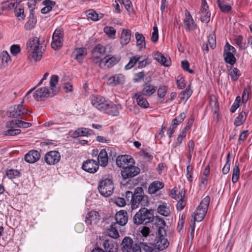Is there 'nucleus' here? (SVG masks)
I'll return each instance as SVG.
<instances>
[{
	"label": "nucleus",
	"instance_id": "obj_50",
	"mask_svg": "<svg viewBox=\"0 0 252 252\" xmlns=\"http://www.w3.org/2000/svg\"><path fill=\"white\" fill-rule=\"evenodd\" d=\"M185 132H181L178 135L176 140L173 142L172 146L173 148L179 147L182 142L183 139L186 137Z\"/></svg>",
	"mask_w": 252,
	"mask_h": 252
},
{
	"label": "nucleus",
	"instance_id": "obj_46",
	"mask_svg": "<svg viewBox=\"0 0 252 252\" xmlns=\"http://www.w3.org/2000/svg\"><path fill=\"white\" fill-rule=\"evenodd\" d=\"M240 169L239 164L235 163V167L232 170V182L233 184L237 183L239 179Z\"/></svg>",
	"mask_w": 252,
	"mask_h": 252
},
{
	"label": "nucleus",
	"instance_id": "obj_33",
	"mask_svg": "<svg viewBox=\"0 0 252 252\" xmlns=\"http://www.w3.org/2000/svg\"><path fill=\"white\" fill-rule=\"evenodd\" d=\"M164 187V184L156 181L151 184L148 188V191L150 194H154Z\"/></svg>",
	"mask_w": 252,
	"mask_h": 252
},
{
	"label": "nucleus",
	"instance_id": "obj_64",
	"mask_svg": "<svg viewBox=\"0 0 252 252\" xmlns=\"http://www.w3.org/2000/svg\"><path fill=\"white\" fill-rule=\"evenodd\" d=\"M241 101V98L240 96H237L236 98L234 103L231 106L230 108V112L231 113H234L237 110V109L239 107V104Z\"/></svg>",
	"mask_w": 252,
	"mask_h": 252
},
{
	"label": "nucleus",
	"instance_id": "obj_44",
	"mask_svg": "<svg viewBox=\"0 0 252 252\" xmlns=\"http://www.w3.org/2000/svg\"><path fill=\"white\" fill-rule=\"evenodd\" d=\"M192 94V91L190 89L189 87H188L184 91L180 93L179 95L180 100H185L186 101Z\"/></svg>",
	"mask_w": 252,
	"mask_h": 252
},
{
	"label": "nucleus",
	"instance_id": "obj_53",
	"mask_svg": "<svg viewBox=\"0 0 252 252\" xmlns=\"http://www.w3.org/2000/svg\"><path fill=\"white\" fill-rule=\"evenodd\" d=\"M14 13L15 16L19 18V20H20L21 19H24L25 17L24 8L21 7L18 9L15 8L14 9Z\"/></svg>",
	"mask_w": 252,
	"mask_h": 252
},
{
	"label": "nucleus",
	"instance_id": "obj_43",
	"mask_svg": "<svg viewBox=\"0 0 252 252\" xmlns=\"http://www.w3.org/2000/svg\"><path fill=\"white\" fill-rule=\"evenodd\" d=\"M235 53H223V57L225 62L229 64L233 65L236 62V59L234 56Z\"/></svg>",
	"mask_w": 252,
	"mask_h": 252
},
{
	"label": "nucleus",
	"instance_id": "obj_23",
	"mask_svg": "<svg viewBox=\"0 0 252 252\" xmlns=\"http://www.w3.org/2000/svg\"><path fill=\"white\" fill-rule=\"evenodd\" d=\"M94 134V132L92 129L82 127L78 128L75 130L72 133V137L77 138L81 136H88Z\"/></svg>",
	"mask_w": 252,
	"mask_h": 252
},
{
	"label": "nucleus",
	"instance_id": "obj_62",
	"mask_svg": "<svg viewBox=\"0 0 252 252\" xmlns=\"http://www.w3.org/2000/svg\"><path fill=\"white\" fill-rule=\"evenodd\" d=\"M181 65L182 68L184 70L188 71L191 74L194 73V71L193 70L189 69V63L188 61L186 60L183 61L181 62Z\"/></svg>",
	"mask_w": 252,
	"mask_h": 252
},
{
	"label": "nucleus",
	"instance_id": "obj_48",
	"mask_svg": "<svg viewBox=\"0 0 252 252\" xmlns=\"http://www.w3.org/2000/svg\"><path fill=\"white\" fill-rule=\"evenodd\" d=\"M229 74L231 77V80L235 82L238 80V78L240 76L241 73L238 68H233L230 69Z\"/></svg>",
	"mask_w": 252,
	"mask_h": 252
},
{
	"label": "nucleus",
	"instance_id": "obj_57",
	"mask_svg": "<svg viewBox=\"0 0 252 252\" xmlns=\"http://www.w3.org/2000/svg\"><path fill=\"white\" fill-rule=\"evenodd\" d=\"M167 91V87L165 86H160L158 90V95L160 98H163Z\"/></svg>",
	"mask_w": 252,
	"mask_h": 252
},
{
	"label": "nucleus",
	"instance_id": "obj_61",
	"mask_svg": "<svg viewBox=\"0 0 252 252\" xmlns=\"http://www.w3.org/2000/svg\"><path fill=\"white\" fill-rule=\"evenodd\" d=\"M209 44L211 49H214L216 46V37L213 35H210L208 37V41L207 42Z\"/></svg>",
	"mask_w": 252,
	"mask_h": 252
},
{
	"label": "nucleus",
	"instance_id": "obj_3",
	"mask_svg": "<svg viewBox=\"0 0 252 252\" xmlns=\"http://www.w3.org/2000/svg\"><path fill=\"white\" fill-rule=\"evenodd\" d=\"M133 223L136 225L147 224L154 220V213L152 209L145 207L140 209L133 217Z\"/></svg>",
	"mask_w": 252,
	"mask_h": 252
},
{
	"label": "nucleus",
	"instance_id": "obj_18",
	"mask_svg": "<svg viewBox=\"0 0 252 252\" xmlns=\"http://www.w3.org/2000/svg\"><path fill=\"white\" fill-rule=\"evenodd\" d=\"M121 109H122V105L120 104H115L110 100L107 110L104 113L112 116H118Z\"/></svg>",
	"mask_w": 252,
	"mask_h": 252
},
{
	"label": "nucleus",
	"instance_id": "obj_34",
	"mask_svg": "<svg viewBox=\"0 0 252 252\" xmlns=\"http://www.w3.org/2000/svg\"><path fill=\"white\" fill-rule=\"evenodd\" d=\"M42 3L45 7L41 9V13L43 14H47L52 11L53 8L55 6L56 2L51 0H44Z\"/></svg>",
	"mask_w": 252,
	"mask_h": 252
},
{
	"label": "nucleus",
	"instance_id": "obj_59",
	"mask_svg": "<svg viewBox=\"0 0 252 252\" xmlns=\"http://www.w3.org/2000/svg\"><path fill=\"white\" fill-rule=\"evenodd\" d=\"M10 52L14 56H16L21 51L20 45L14 44L10 47Z\"/></svg>",
	"mask_w": 252,
	"mask_h": 252
},
{
	"label": "nucleus",
	"instance_id": "obj_20",
	"mask_svg": "<svg viewBox=\"0 0 252 252\" xmlns=\"http://www.w3.org/2000/svg\"><path fill=\"white\" fill-rule=\"evenodd\" d=\"M115 219L116 221L115 223H117L118 226L125 225L128 220L127 213L125 210H121L118 212L115 216Z\"/></svg>",
	"mask_w": 252,
	"mask_h": 252
},
{
	"label": "nucleus",
	"instance_id": "obj_55",
	"mask_svg": "<svg viewBox=\"0 0 252 252\" xmlns=\"http://www.w3.org/2000/svg\"><path fill=\"white\" fill-rule=\"evenodd\" d=\"M229 156L230 154L228 153L227 155L226 162L222 169V172L223 174H227L230 170V161L229 159Z\"/></svg>",
	"mask_w": 252,
	"mask_h": 252
},
{
	"label": "nucleus",
	"instance_id": "obj_52",
	"mask_svg": "<svg viewBox=\"0 0 252 252\" xmlns=\"http://www.w3.org/2000/svg\"><path fill=\"white\" fill-rule=\"evenodd\" d=\"M243 36L239 35L236 37L235 42L237 46L239 47L240 49L243 50L246 48L245 44L243 42Z\"/></svg>",
	"mask_w": 252,
	"mask_h": 252
},
{
	"label": "nucleus",
	"instance_id": "obj_51",
	"mask_svg": "<svg viewBox=\"0 0 252 252\" xmlns=\"http://www.w3.org/2000/svg\"><path fill=\"white\" fill-rule=\"evenodd\" d=\"M21 132L20 129L8 128L7 130L4 131L3 134L5 136H14L20 134Z\"/></svg>",
	"mask_w": 252,
	"mask_h": 252
},
{
	"label": "nucleus",
	"instance_id": "obj_5",
	"mask_svg": "<svg viewBox=\"0 0 252 252\" xmlns=\"http://www.w3.org/2000/svg\"><path fill=\"white\" fill-rule=\"evenodd\" d=\"M105 47L100 44L96 45L92 51L91 60L94 64H98L100 68L103 67V59L101 57L105 55Z\"/></svg>",
	"mask_w": 252,
	"mask_h": 252
},
{
	"label": "nucleus",
	"instance_id": "obj_6",
	"mask_svg": "<svg viewBox=\"0 0 252 252\" xmlns=\"http://www.w3.org/2000/svg\"><path fill=\"white\" fill-rule=\"evenodd\" d=\"M166 236V231L163 229H159V231L156 233V237L153 245L159 251L166 249L169 245L168 241L165 238Z\"/></svg>",
	"mask_w": 252,
	"mask_h": 252
},
{
	"label": "nucleus",
	"instance_id": "obj_17",
	"mask_svg": "<svg viewBox=\"0 0 252 252\" xmlns=\"http://www.w3.org/2000/svg\"><path fill=\"white\" fill-rule=\"evenodd\" d=\"M100 220L99 213L96 211L92 210L88 212L86 216L85 222L87 225L96 224Z\"/></svg>",
	"mask_w": 252,
	"mask_h": 252
},
{
	"label": "nucleus",
	"instance_id": "obj_39",
	"mask_svg": "<svg viewBox=\"0 0 252 252\" xmlns=\"http://www.w3.org/2000/svg\"><path fill=\"white\" fill-rule=\"evenodd\" d=\"M217 2L222 12L227 13L231 10L232 7L231 5L226 2L220 0H217Z\"/></svg>",
	"mask_w": 252,
	"mask_h": 252
},
{
	"label": "nucleus",
	"instance_id": "obj_63",
	"mask_svg": "<svg viewBox=\"0 0 252 252\" xmlns=\"http://www.w3.org/2000/svg\"><path fill=\"white\" fill-rule=\"evenodd\" d=\"M18 119L8 121L6 123V127L8 128H15L16 127H18Z\"/></svg>",
	"mask_w": 252,
	"mask_h": 252
},
{
	"label": "nucleus",
	"instance_id": "obj_29",
	"mask_svg": "<svg viewBox=\"0 0 252 252\" xmlns=\"http://www.w3.org/2000/svg\"><path fill=\"white\" fill-rule=\"evenodd\" d=\"M22 1V0H8L2 2L1 8L6 11L14 9Z\"/></svg>",
	"mask_w": 252,
	"mask_h": 252
},
{
	"label": "nucleus",
	"instance_id": "obj_27",
	"mask_svg": "<svg viewBox=\"0 0 252 252\" xmlns=\"http://www.w3.org/2000/svg\"><path fill=\"white\" fill-rule=\"evenodd\" d=\"M154 58L158 62L164 66H169L171 64L170 58L165 57L160 52H157L154 54Z\"/></svg>",
	"mask_w": 252,
	"mask_h": 252
},
{
	"label": "nucleus",
	"instance_id": "obj_40",
	"mask_svg": "<svg viewBox=\"0 0 252 252\" xmlns=\"http://www.w3.org/2000/svg\"><path fill=\"white\" fill-rule=\"evenodd\" d=\"M158 213L163 216L167 217L170 215V209L167 206L165 203H162L159 204L157 208Z\"/></svg>",
	"mask_w": 252,
	"mask_h": 252
},
{
	"label": "nucleus",
	"instance_id": "obj_14",
	"mask_svg": "<svg viewBox=\"0 0 252 252\" xmlns=\"http://www.w3.org/2000/svg\"><path fill=\"white\" fill-rule=\"evenodd\" d=\"M24 100L21 104L15 105L11 107L9 110L10 116L14 118H20L24 114L27 113V110L23 105Z\"/></svg>",
	"mask_w": 252,
	"mask_h": 252
},
{
	"label": "nucleus",
	"instance_id": "obj_16",
	"mask_svg": "<svg viewBox=\"0 0 252 252\" xmlns=\"http://www.w3.org/2000/svg\"><path fill=\"white\" fill-rule=\"evenodd\" d=\"M134 163V159L129 155L119 156L116 158V164L120 167H123V169L126 166Z\"/></svg>",
	"mask_w": 252,
	"mask_h": 252
},
{
	"label": "nucleus",
	"instance_id": "obj_58",
	"mask_svg": "<svg viewBox=\"0 0 252 252\" xmlns=\"http://www.w3.org/2000/svg\"><path fill=\"white\" fill-rule=\"evenodd\" d=\"M249 131L248 130L243 131L240 135L237 145H240L244 141L246 140L248 136Z\"/></svg>",
	"mask_w": 252,
	"mask_h": 252
},
{
	"label": "nucleus",
	"instance_id": "obj_47",
	"mask_svg": "<svg viewBox=\"0 0 252 252\" xmlns=\"http://www.w3.org/2000/svg\"><path fill=\"white\" fill-rule=\"evenodd\" d=\"M141 57L140 56H134L131 58L128 63L126 64L125 66V68L126 70L131 69L134 65L138 61L141 60Z\"/></svg>",
	"mask_w": 252,
	"mask_h": 252
},
{
	"label": "nucleus",
	"instance_id": "obj_21",
	"mask_svg": "<svg viewBox=\"0 0 252 252\" xmlns=\"http://www.w3.org/2000/svg\"><path fill=\"white\" fill-rule=\"evenodd\" d=\"M120 58L115 56L106 55L103 59V67L102 68H110L117 63Z\"/></svg>",
	"mask_w": 252,
	"mask_h": 252
},
{
	"label": "nucleus",
	"instance_id": "obj_37",
	"mask_svg": "<svg viewBox=\"0 0 252 252\" xmlns=\"http://www.w3.org/2000/svg\"><path fill=\"white\" fill-rule=\"evenodd\" d=\"M135 38L136 40L137 46L139 47L140 50L142 51L146 48V43L145 37L142 33L138 32L135 33Z\"/></svg>",
	"mask_w": 252,
	"mask_h": 252
},
{
	"label": "nucleus",
	"instance_id": "obj_19",
	"mask_svg": "<svg viewBox=\"0 0 252 252\" xmlns=\"http://www.w3.org/2000/svg\"><path fill=\"white\" fill-rule=\"evenodd\" d=\"M41 157L40 153L37 150H31L25 155V160L29 163H34L37 161Z\"/></svg>",
	"mask_w": 252,
	"mask_h": 252
},
{
	"label": "nucleus",
	"instance_id": "obj_60",
	"mask_svg": "<svg viewBox=\"0 0 252 252\" xmlns=\"http://www.w3.org/2000/svg\"><path fill=\"white\" fill-rule=\"evenodd\" d=\"M158 39V28L157 26L153 27V32L152 33L151 40L153 42H157Z\"/></svg>",
	"mask_w": 252,
	"mask_h": 252
},
{
	"label": "nucleus",
	"instance_id": "obj_22",
	"mask_svg": "<svg viewBox=\"0 0 252 252\" xmlns=\"http://www.w3.org/2000/svg\"><path fill=\"white\" fill-rule=\"evenodd\" d=\"M131 31L129 29H123L120 38V44L123 46L128 44L131 39Z\"/></svg>",
	"mask_w": 252,
	"mask_h": 252
},
{
	"label": "nucleus",
	"instance_id": "obj_42",
	"mask_svg": "<svg viewBox=\"0 0 252 252\" xmlns=\"http://www.w3.org/2000/svg\"><path fill=\"white\" fill-rule=\"evenodd\" d=\"M0 60L4 67L7 66L8 63L11 62V58L6 51H3L0 55Z\"/></svg>",
	"mask_w": 252,
	"mask_h": 252
},
{
	"label": "nucleus",
	"instance_id": "obj_15",
	"mask_svg": "<svg viewBox=\"0 0 252 252\" xmlns=\"http://www.w3.org/2000/svg\"><path fill=\"white\" fill-rule=\"evenodd\" d=\"M200 15V19L202 23H208L210 21L211 13L209 11V7L205 0H202Z\"/></svg>",
	"mask_w": 252,
	"mask_h": 252
},
{
	"label": "nucleus",
	"instance_id": "obj_54",
	"mask_svg": "<svg viewBox=\"0 0 252 252\" xmlns=\"http://www.w3.org/2000/svg\"><path fill=\"white\" fill-rule=\"evenodd\" d=\"M102 15H101L100 17L98 14L94 10H91L89 11V13H88V17L90 18L93 21H97L99 19L102 17Z\"/></svg>",
	"mask_w": 252,
	"mask_h": 252
},
{
	"label": "nucleus",
	"instance_id": "obj_2",
	"mask_svg": "<svg viewBox=\"0 0 252 252\" xmlns=\"http://www.w3.org/2000/svg\"><path fill=\"white\" fill-rule=\"evenodd\" d=\"M133 199L131 203L132 209H136L140 205L141 207L148 206L149 202L148 197L145 195L142 188L137 187L135 189L133 192Z\"/></svg>",
	"mask_w": 252,
	"mask_h": 252
},
{
	"label": "nucleus",
	"instance_id": "obj_31",
	"mask_svg": "<svg viewBox=\"0 0 252 252\" xmlns=\"http://www.w3.org/2000/svg\"><path fill=\"white\" fill-rule=\"evenodd\" d=\"M108 155L105 149H102L97 157V163L102 166H106L108 163Z\"/></svg>",
	"mask_w": 252,
	"mask_h": 252
},
{
	"label": "nucleus",
	"instance_id": "obj_30",
	"mask_svg": "<svg viewBox=\"0 0 252 252\" xmlns=\"http://www.w3.org/2000/svg\"><path fill=\"white\" fill-rule=\"evenodd\" d=\"M106 252H117L118 245L113 240H106L103 243Z\"/></svg>",
	"mask_w": 252,
	"mask_h": 252
},
{
	"label": "nucleus",
	"instance_id": "obj_49",
	"mask_svg": "<svg viewBox=\"0 0 252 252\" xmlns=\"http://www.w3.org/2000/svg\"><path fill=\"white\" fill-rule=\"evenodd\" d=\"M104 32L110 37L114 38L116 31L114 28L112 27H105L103 30Z\"/></svg>",
	"mask_w": 252,
	"mask_h": 252
},
{
	"label": "nucleus",
	"instance_id": "obj_35",
	"mask_svg": "<svg viewBox=\"0 0 252 252\" xmlns=\"http://www.w3.org/2000/svg\"><path fill=\"white\" fill-rule=\"evenodd\" d=\"M143 86V89L140 93L144 96H151L156 91L157 88L151 84L145 83Z\"/></svg>",
	"mask_w": 252,
	"mask_h": 252
},
{
	"label": "nucleus",
	"instance_id": "obj_28",
	"mask_svg": "<svg viewBox=\"0 0 252 252\" xmlns=\"http://www.w3.org/2000/svg\"><path fill=\"white\" fill-rule=\"evenodd\" d=\"M125 81V77L122 74H116L108 80V84L110 86H116L118 84H123Z\"/></svg>",
	"mask_w": 252,
	"mask_h": 252
},
{
	"label": "nucleus",
	"instance_id": "obj_4",
	"mask_svg": "<svg viewBox=\"0 0 252 252\" xmlns=\"http://www.w3.org/2000/svg\"><path fill=\"white\" fill-rule=\"evenodd\" d=\"M210 202V198L209 196H206L201 201L195 211L192 215V217L196 221L200 222L203 220L207 214Z\"/></svg>",
	"mask_w": 252,
	"mask_h": 252
},
{
	"label": "nucleus",
	"instance_id": "obj_11",
	"mask_svg": "<svg viewBox=\"0 0 252 252\" xmlns=\"http://www.w3.org/2000/svg\"><path fill=\"white\" fill-rule=\"evenodd\" d=\"M63 32L61 29H56L52 36L51 46L55 50H59L63 45Z\"/></svg>",
	"mask_w": 252,
	"mask_h": 252
},
{
	"label": "nucleus",
	"instance_id": "obj_1",
	"mask_svg": "<svg viewBox=\"0 0 252 252\" xmlns=\"http://www.w3.org/2000/svg\"><path fill=\"white\" fill-rule=\"evenodd\" d=\"M27 51L30 53L29 58L35 62L39 61L42 56L43 52L39 46V39L37 37L30 38L27 43Z\"/></svg>",
	"mask_w": 252,
	"mask_h": 252
},
{
	"label": "nucleus",
	"instance_id": "obj_26",
	"mask_svg": "<svg viewBox=\"0 0 252 252\" xmlns=\"http://www.w3.org/2000/svg\"><path fill=\"white\" fill-rule=\"evenodd\" d=\"M87 50L86 48L84 47L76 48L73 52V54L74 56V59L77 60V61L81 63L87 55Z\"/></svg>",
	"mask_w": 252,
	"mask_h": 252
},
{
	"label": "nucleus",
	"instance_id": "obj_9",
	"mask_svg": "<svg viewBox=\"0 0 252 252\" xmlns=\"http://www.w3.org/2000/svg\"><path fill=\"white\" fill-rule=\"evenodd\" d=\"M56 94V91L53 88L47 87L37 89L33 94V97L37 101H41L48 97L53 96Z\"/></svg>",
	"mask_w": 252,
	"mask_h": 252
},
{
	"label": "nucleus",
	"instance_id": "obj_38",
	"mask_svg": "<svg viewBox=\"0 0 252 252\" xmlns=\"http://www.w3.org/2000/svg\"><path fill=\"white\" fill-rule=\"evenodd\" d=\"M247 117V113L242 111L235 119L234 124L236 126H241L246 121Z\"/></svg>",
	"mask_w": 252,
	"mask_h": 252
},
{
	"label": "nucleus",
	"instance_id": "obj_45",
	"mask_svg": "<svg viewBox=\"0 0 252 252\" xmlns=\"http://www.w3.org/2000/svg\"><path fill=\"white\" fill-rule=\"evenodd\" d=\"M185 192L181 191L180 193V198L176 205V209L178 211H181L186 206V203L184 200Z\"/></svg>",
	"mask_w": 252,
	"mask_h": 252
},
{
	"label": "nucleus",
	"instance_id": "obj_36",
	"mask_svg": "<svg viewBox=\"0 0 252 252\" xmlns=\"http://www.w3.org/2000/svg\"><path fill=\"white\" fill-rule=\"evenodd\" d=\"M118 226L117 223L112 222L108 229V235L112 238H118L119 237Z\"/></svg>",
	"mask_w": 252,
	"mask_h": 252
},
{
	"label": "nucleus",
	"instance_id": "obj_7",
	"mask_svg": "<svg viewBox=\"0 0 252 252\" xmlns=\"http://www.w3.org/2000/svg\"><path fill=\"white\" fill-rule=\"evenodd\" d=\"M114 187L112 180L109 178H105L100 181L98 189L100 193L104 196H110L113 192Z\"/></svg>",
	"mask_w": 252,
	"mask_h": 252
},
{
	"label": "nucleus",
	"instance_id": "obj_8",
	"mask_svg": "<svg viewBox=\"0 0 252 252\" xmlns=\"http://www.w3.org/2000/svg\"><path fill=\"white\" fill-rule=\"evenodd\" d=\"M91 100L93 106L103 113L107 110L110 101L103 96L98 95H92L91 96Z\"/></svg>",
	"mask_w": 252,
	"mask_h": 252
},
{
	"label": "nucleus",
	"instance_id": "obj_10",
	"mask_svg": "<svg viewBox=\"0 0 252 252\" xmlns=\"http://www.w3.org/2000/svg\"><path fill=\"white\" fill-rule=\"evenodd\" d=\"M140 172V169L139 167H136L133 164H130L124 167L121 171V175L123 180L129 179L132 178Z\"/></svg>",
	"mask_w": 252,
	"mask_h": 252
},
{
	"label": "nucleus",
	"instance_id": "obj_41",
	"mask_svg": "<svg viewBox=\"0 0 252 252\" xmlns=\"http://www.w3.org/2000/svg\"><path fill=\"white\" fill-rule=\"evenodd\" d=\"M21 175V172L20 170L18 169H7L6 172V176L9 179H13L16 178L20 177Z\"/></svg>",
	"mask_w": 252,
	"mask_h": 252
},
{
	"label": "nucleus",
	"instance_id": "obj_12",
	"mask_svg": "<svg viewBox=\"0 0 252 252\" xmlns=\"http://www.w3.org/2000/svg\"><path fill=\"white\" fill-rule=\"evenodd\" d=\"M61 159L60 153L57 151H51L47 152L44 156V161L49 165L58 163Z\"/></svg>",
	"mask_w": 252,
	"mask_h": 252
},
{
	"label": "nucleus",
	"instance_id": "obj_32",
	"mask_svg": "<svg viewBox=\"0 0 252 252\" xmlns=\"http://www.w3.org/2000/svg\"><path fill=\"white\" fill-rule=\"evenodd\" d=\"M143 96L141 93H138L135 94L134 98L140 107L143 108H147L149 106V104L146 98H144Z\"/></svg>",
	"mask_w": 252,
	"mask_h": 252
},
{
	"label": "nucleus",
	"instance_id": "obj_25",
	"mask_svg": "<svg viewBox=\"0 0 252 252\" xmlns=\"http://www.w3.org/2000/svg\"><path fill=\"white\" fill-rule=\"evenodd\" d=\"M133 241L130 237H125L121 243V250L123 252H131Z\"/></svg>",
	"mask_w": 252,
	"mask_h": 252
},
{
	"label": "nucleus",
	"instance_id": "obj_13",
	"mask_svg": "<svg viewBox=\"0 0 252 252\" xmlns=\"http://www.w3.org/2000/svg\"><path fill=\"white\" fill-rule=\"evenodd\" d=\"M82 169L90 173H94L99 169V164L94 159H87L84 161L82 165Z\"/></svg>",
	"mask_w": 252,
	"mask_h": 252
},
{
	"label": "nucleus",
	"instance_id": "obj_56",
	"mask_svg": "<svg viewBox=\"0 0 252 252\" xmlns=\"http://www.w3.org/2000/svg\"><path fill=\"white\" fill-rule=\"evenodd\" d=\"M32 17H33L32 16ZM36 23V19L32 17V20H29L25 25V29L30 30L34 28L35 24Z\"/></svg>",
	"mask_w": 252,
	"mask_h": 252
},
{
	"label": "nucleus",
	"instance_id": "obj_24",
	"mask_svg": "<svg viewBox=\"0 0 252 252\" xmlns=\"http://www.w3.org/2000/svg\"><path fill=\"white\" fill-rule=\"evenodd\" d=\"M186 19L184 21L186 29L189 31L194 30L196 28V25L195 24L193 19L188 10L185 11Z\"/></svg>",
	"mask_w": 252,
	"mask_h": 252
}]
</instances>
